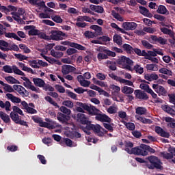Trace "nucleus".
Segmentation results:
<instances>
[{"label": "nucleus", "instance_id": "nucleus-43", "mask_svg": "<svg viewBox=\"0 0 175 175\" xmlns=\"http://www.w3.org/2000/svg\"><path fill=\"white\" fill-rule=\"evenodd\" d=\"M51 55L54 57V58H61L64 57V53L59 51H55L54 49L51 51Z\"/></svg>", "mask_w": 175, "mask_h": 175}, {"label": "nucleus", "instance_id": "nucleus-3", "mask_svg": "<svg viewBox=\"0 0 175 175\" xmlns=\"http://www.w3.org/2000/svg\"><path fill=\"white\" fill-rule=\"evenodd\" d=\"M44 99L45 100H46V102H49V103L53 105V106H54L55 107H57V109H59V111H61L62 114H65L66 116H69L70 114H71L72 111L70 109H68L65 106L59 107V105H58V103L54 101L49 96H45Z\"/></svg>", "mask_w": 175, "mask_h": 175}, {"label": "nucleus", "instance_id": "nucleus-23", "mask_svg": "<svg viewBox=\"0 0 175 175\" xmlns=\"http://www.w3.org/2000/svg\"><path fill=\"white\" fill-rule=\"evenodd\" d=\"M77 121L81 122V124H87L88 122V120H87V116L84 113H77Z\"/></svg>", "mask_w": 175, "mask_h": 175}, {"label": "nucleus", "instance_id": "nucleus-35", "mask_svg": "<svg viewBox=\"0 0 175 175\" xmlns=\"http://www.w3.org/2000/svg\"><path fill=\"white\" fill-rule=\"evenodd\" d=\"M133 91H135V90L129 86H124L123 88H122V94L131 95V94H133Z\"/></svg>", "mask_w": 175, "mask_h": 175}, {"label": "nucleus", "instance_id": "nucleus-64", "mask_svg": "<svg viewBox=\"0 0 175 175\" xmlns=\"http://www.w3.org/2000/svg\"><path fill=\"white\" fill-rule=\"evenodd\" d=\"M109 57L107 56V55L105 53H99L97 55V59H98V61H102V59H107Z\"/></svg>", "mask_w": 175, "mask_h": 175}, {"label": "nucleus", "instance_id": "nucleus-40", "mask_svg": "<svg viewBox=\"0 0 175 175\" xmlns=\"http://www.w3.org/2000/svg\"><path fill=\"white\" fill-rule=\"evenodd\" d=\"M10 118L15 122V124H17L20 121V116H18V113H16L15 112H11L10 114Z\"/></svg>", "mask_w": 175, "mask_h": 175}, {"label": "nucleus", "instance_id": "nucleus-49", "mask_svg": "<svg viewBox=\"0 0 175 175\" xmlns=\"http://www.w3.org/2000/svg\"><path fill=\"white\" fill-rule=\"evenodd\" d=\"M63 106H66V107H68V109H72L73 106H75V104L73 102L66 100L62 102Z\"/></svg>", "mask_w": 175, "mask_h": 175}, {"label": "nucleus", "instance_id": "nucleus-16", "mask_svg": "<svg viewBox=\"0 0 175 175\" xmlns=\"http://www.w3.org/2000/svg\"><path fill=\"white\" fill-rule=\"evenodd\" d=\"M76 70V68L71 65L64 64L62 66V73L65 75H69V73H72Z\"/></svg>", "mask_w": 175, "mask_h": 175}, {"label": "nucleus", "instance_id": "nucleus-26", "mask_svg": "<svg viewBox=\"0 0 175 175\" xmlns=\"http://www.w3.org/2000/svg\"><path fill=\"white\" fill-rule=\"evenodd\" d=\"M101 111L100 110L98 109L96 107L94 106H91L90 111L88 112V114L90 116H96V117H98L100 114Z\"/></svg>", "mask_w": 175, "mask_h": 175}, {"label": "nucleus", "instance_id": "nucleus-46", "mask_svg": "<svg viewBox=\"0 0 175 175\" xmlns=\"http://www.w3.org/2000/svg\"><path fill=\"white\" fill-rule=\"evenodd\" d=\"M1 85L4 87L3 88L6 91V92H14V89L12 87V85L7 83H4L3 82L1 84Z\"/></svg>", "mask_w": 175, "mask_h": 175}, {"label": "nucleus", "instance_id": "nucleus-59", "mask_svg": "<svg viewBox=\"0 0 175 175\" xmlns=\"http://www.w3.org/2000/svg\"><path fill=\"white\" fill-rule=\"evenodd\" d=\"M112 16L118 21H124V18H122V16H121L120 14L116 12V11H112Z\"/></svg>", "mask_w": 175, "mask_h": 175}, {"label": "nucleus", "instance_id": "nucleus-32", "mask_svg": "<svg viewBox=\"0 0 175 175\" xmlns=\"http://www.w3.org/2000/svg\"><path fill=\"white\" fill-rule=\"evenodd\" d=\"M4 35H5V38H13V39H15V40L21 42V38H20L18 36H17V34H16L15 33L5 32Z\"/></svg>", "mask_w": 175, "mask_h": 175}, {"label": "nucleus", "instance_id": "nucleus-18", "mask_svg": "<svg viewBox=\"0 0 175 175\" xmlns=\"http://www.w3.org/2000/svg\"><path fill=\"white\" fill-rule=\"evenodd\" d=\"M96 120H97V121H100L101 122H111V118L105 113H100L96 116Z\"/></svg>", "mask_w": 175, "mask_h": 175}, {"label": "nucleus", "instance_id": "nucleus-33", "mask_svg": "<svg viewBox=\"0 0 175 175\" xmlns=\"http://www.w3.org/2000/svg\"><path fill=\"white\" fill-rule=\"evenodd\" d=\"M5 80H6L9 84H20V81L12 76L5 77Z\"/></svg>", "mask_w": 175, "mask_h": 175}, {"label": "nucleus", "instance_id": "nucleus-60", "mask_svg": "<svg viewBox=\"0 0 175 175\" xmlns=\"http://www.w3.org/2000/svg\"><path fill=\"white\" fill-rule=\"evenodd\" d=\"M13 113H16L17 114H20V116H24V113H23V110L21 109L18 108L17 106H13L12 107Z\"/></svg>", "mask_w": 175, "mask_h": 175}, {"label": "nucleus", "instance_id": "nucleus-42", "mask_svg": "<svg viewBox=\"0 0 175 175\" xmlns=\"http://www.w3.org/2000/svg\"><path fill=\"white\" fill-rule=\"evenodd\" d=\"M107 66L110 70H117V63L116 62L107 60Z\"/></svg>", "mask_w": 175, "mask_h": 175}, {"label": "nucleus", "instance_id": "nucleus-52", "mask_svg": "<svg viewBox=\"0 0 175 175\" xmlns=\"http://www.w3.org/2000/svg\"><path fill=\"white\" fill-rule=\"evenodd\" d=\"M28 34L29 36H36L40 35V31L38 29H35V28H33L28 31Z\"/></svg>", "mask_w": 175, "mask_h": 175}, {"label": "nucleus", "instance_id": "nucleus-7", "mask_svg": "<svg viewBox=\"0 0 175 175\" xmlns=\"http://www.w3.org/2000/svg\"><path fill=\"white\" fill-rule=\"evenodd\" d=\"M139 150H141V152L139 154V155H142V157L148 155V152L155 154V149L151 148L148 145L141 144L139 146Z\"/></svg>", "mask_w": 175, "mask_h": 175}, {"label": "nucleus", "instance_id": "nucleus-39", "mask_svg": "<svg viewBox=\"0 0 175 175\" xmlns=\"http://www.w3.org/2000/svg\"><path fill=\"white\" fill-rule=\"evenodd\" d=\"M77 106H80V107H82V109L83 110H85L86 111H88L89 113L90 109H91V106L87 103H83L81 102H77Z\"/></svg>", "mask_w": 175, "mask_h": 175}, {"label": "nucleus", "instance_id": "nucleus-10", "mask_svg": "<svg viewBox=\"0 0 175 175\" xmlns=\"http://www.w3.org/2000/svg\"><path fill=\"white\" fill-rule=\"evenodd\" d=\"M14 91H16V92H18L21 96L23 98H27L28 95H29V92L24 87L20 85H13Z\"/></svg>", "mask_w": 175, "mask_h": 175}, {"label": "nucleus", "instance_id": "nucleus-1", "mask_svg": "<svg viewBox=\"0 0 175 175\" xmlns=\"http://www.w3.org/2000/svg\"><path fill=\"white\" fill-rule=\"evenodd\" d=\"M119 65H122L124 69H126L131 72L135 70L136 73H138L139 75H143V73H144V68H143V67L140 66L139 64H136L132 68V66H133V60L125 56H122L120 58L119 60Z\"/></svg>", "mask_w": 175, "mask_h": 175}, {"label": "nucleus", "instance_id": "nucleus-58", "mask_svg": "<svg viewBox=\"0 0 175 175\" xmlns=\"http://www.w3.org/2000/svg\"><path fill=\"white\" fill-rule=\"evenodd\" d=\"M142 46H144V47H145L148 50H151V49L154 47V46L150 44V42H148V41L147 40H142Z\"/></svg>", "mask_w": 175, "mask_h": 175}, {"label": "nucleus", "instance_id": "nucleus-11", "mask_svg": "<svg viewBox=\"0 0 175 175\" xmlns=\"http://www.w3.org/2000/svg\"><path fill=\"white\" fill-rule=\"evenodd\" d=\"M152 87L159 96H161V95H162V96H166L167 91H166V89H165L163 86L159 85V84H153Z\"/></svg>", "mask_w": 175, "mask_h": 175}, {"label": "nucleus", "instance_id": "nucleus-45", "mask_svg": "<svg viewBox=\"0 0 175 175\" xmlns=\"http://www.w3.org/2000/svg\"><path fill=\"white\" fill-rule=\"evenodd\" d=\"M77 21L81 22V23L83 21H87L88 23H91V21H92V20L91 19V18H90V16H79L77 18Z\"/></svg>", "mask_w": 175, "mask_h": 175}, {"label": "nucleus", "instance_id": "nucleus-12", "mask_svg": "<svg viewBox=\"0 0 175 175\" xmlns=\"http://www.w3.org/2000/svg\"><path fill=\"white\" fill-rule=\"evenodd\" d=\"M150 42L152 43H159V44L165 45L167 42L166 38L162 37H158L157 36H150Z\"/></svg>", "mask_w": 175, "mask_h": 175}, {"label": "nucleus", "instance_id": "nucleus-48", "mask_svg": "<svg viewBox=\"0 0 175 175\" xmlns=\"http://www.w3.org/2000/svg\"><path fill=\"white\" fill-rule=\"evenodd\" d=\"M90 29H93L94 31H95L97 35H99L102 32V27L96 25H91Z\"/></svg>", "mask_w": 175, "mask_h": 175}, {"label": "nucleus", "instance_id": "nucleus-51", "mask_svg": "<svg viewBox=\"0 0 175 175\" xmlns=\"http://www.w3.org/2000/svg\"><path fill=\"white\" fill-rule=\"evenodd\" d=\"M19 48L21 50H23L25 54H29V53H31V49H29L27 46L24 44H19Z\"/></svg>", "mask_w": 175, "mask_h": 175}, {"label": "nucleus", "instance_id": "nucleus-17", "mask_svg": "<svg viewBox=\"0 0 175 175\" xmlns=\"http://www.w3.org/2000/svg\"><path fill=\"white\" fill-rule=\"evenodd\" d=\"M57 118L58 121H59V122H61L62 124H68V121L70 120V116L68 115H65V113L58 112Z\"/></svg>", "mask_w": 175, "mask_h": 175}, {"label": "nucleus", "instance_id": "nucleus-57", "mask_svg": "<svg viewBox=\"0 0 175 175\" xmlns=\"http://www.w3.org/2000/svg\"><path fill=\"white\" fill-rule=\"evenodd\" d=\"M29 64L31 68H33V69H39V68H40V66L38 65L37 60H29Z\"/></svg>", "mask_w": 175, "mask_h": 175}, {"label": "nucleus", "instance_id": "nucleus-29", "mask_svg": "<svg viewBox=\"0 0 175 175\" xmlns=\"http://www.w3.org/2000/svg\"><path fill=\"white\" fill-rule=\"evenodd\" d=\"M160 31L161 32L163 33L164 35H168L170 38H172V36L173 37V35H175L174 31L166 27L160 28Z\"/></svg>", "mask_w": 175, "mask_h": 175}, {"label": "nucleus", "instance_id": "nucleus-27", "mask_svg": "<svg viewBox=\"0 0 175 175\" xmlns=\"http://www.w3.org/2000/svg\"><path fill=\"white\" fill-rule=\"evenodd\" d=\"M33 82L34 83L35 85H36V87H40V88H42V87L46 85L44 81L40 78H33Z\"/></svg>", "mask_w": 175, "mask_h": 175}, {"label": "nucleus", "instance_id": "nucleus-44", "mask_svg": "<svg viewBox=\"0 0 175 175\" xmlns=\"http://www.w3.org/2000/svg\"><path fill=\"white\" fill-rule=\"evenodd\" d=\"M136 114H138L139 116H143L147 113V109L143 107H138L135 109Z\"/></svg>", "mask_w": 175, "mask_h": 175}, {"label": "nucleus", "instance_id": "nucleus-28", "mask_svg": "<svg viewBox=\"0 0 175 175\" xmlns=\"http://www.w3.org/2000/svg\"><path fill=\"white\" fill-rule=\"evenodd\" d=\"M0 50L9 51V43L3 40H0Z\"/></svg>", "mask_w": 175, "mask_h": 175}, {"label": "nucleus", "instance_id": "nucleus-56", "mask_svg": "<svg viewBox=\"0 0 175 175\" xmlns=\"http://www.w3.org/2000/svg\"><path fill=\"white\" fill-rule=\"evenodd\" d=\"M137 120L139 121H141V122H142L143 124H152V120L142 116H139V118H137Z\"/></svg>", "mask_w": 175, "mask_h": 175}, {"label": "nucleus", "instance_id": "nucleus-36", "mask_svg": "<svg viewBox=\"0 0 175 175\" xmlns=\"http://www.w3.org/2000/svg\"><path fill=\"white\" fill-rule=\"evenodd\" d=\"M157 13H159V14H166V13H169V11H167V8L165 5H160L157 10Z\"/></svg>", "mask_w": 175, "mask_h": 175}, {"label": "nucleus", "instance_id": "nucleus-4", "mask_svg": "<svg viewBox=\"0 0 175 175\" xmlns=\"http://www.w3.org/2000/svg\"><path fill=\"white\" fill-rule=\"evenodd\" d=\"M124 151L130 155L133 154L134 155H139L142 150H140V146L133 148V143L131 142H125V148Z\"/></svg>", "mask_w": 175, "mask_h": 175}, {"label": "nucleus", "instance_id": "nucleus-41", "mask_svg": "<svg viewBox=\"0 0 175 175\" xmlns=\"http://www.w3.org/2000/svg\"><path fill=\"white\" fill-rule=\"evenodd\" d=\"M159 73L167 75V76H173V72L166 68H161L159 70Z\"/></svg>", "mask_w": 175, "mask_h": 175}, {"label": "nucleus", "instance_id": "nucleus-9", "mask_svg": "<svg viewBox=\"0 0 175 175\" xmlns=\"http://www.w3.org/2000/svg\"><path fill=\"white\" fill-rule=\"evenodd\" d=\"M65 33L59 30H52L51 31V39L52 40H62Z\"/></svg>", "mask_w": 175, "mask_h": 175}, {"label": "nucleus", "instance_id": "nucleus-47", "mask_svg": "<svg viewBox=\"0 0 175 175\" xmlns=\"http://www.w3.org/2000/svg\"><path fill=\"white\" fill-rule=\"evenodd\" d=\"M11 14L12 16V18L15 21H17V23H23V20H21V18L20 16H18V14H17V11L16 12H11Z\"/></svg>", "mask_w": 175, "mask_h": 175}, {"label": "nucleus", "instance_id": "nucleus-55", "mask_svg": "<svg viewBox=\"0 0 175 175\" xmlns=\"http://www.w3.org/2000/svg\"><path fill=\"white\" fill-rule=\"evenodd\" d=\"M146 69L148 70L157 71L158 70V65L154 64H147Z\"/></svg>", "mask_w": 175, "mask_h": 175}, {"label": "nucleus", "instance_id": "nucleus-2", "mask_svg": "<svg viewBox=\"0 0 175 175\" xmlns=\"http://www.w3.org/2000/svg\"><path fill=\"white\" fill-rule=\"evenodd\" d=\"M150 164H147L148 169L154 170V169L162 170V162L155 156H150L147 158Z\"/></svg>", "mask_w": 175, "mask_h": 175}, {"label": "nucleus", "instance_id": "nucleus-54", "mask_svg": "<svg viewBox=\"0 0 175 175\" xmlns=\"http://www.w3.org/2000/svg\"><path fill=\"white\" fill-rule=\"evenodd\" d=\"M14 57L17 58V59H19V61H27L28 59V57L21 54V53H15Z\"/></svg>", "mask_w": 175, "mask_h": 175}, {"label": "nucleus", "instance_id": "nucleus-61", "mask_svg": "<svg viewBox=\"0 0 175 175\" xmlns=\"http://www.w3.org/2000/svg\"><path fill=\"white\" fill-rule=\"evenodd\" d=\"M84 36H85V38H88V39H92L94 38H95V33H94L92 31H86L84 33Z\"/></svg>", "mask_w": 175, "mask_h": 175}, {"label": "nucleus", "instance_id": "nucleus-13", "mask_svg": "<svg viewBox=\"0 0 175 175\" xmlns=\"http://www.w3.org/2000/svg\"><path fill=\"white\" fill-rule=\"evenodd\" d=\"M122 27L126 31H135L137 28V24L135 22H124L122 23Z\"/></svg>", "mask_w": 175, "mask_h": 175}, {"label": "nucleus", "instance_id": "nucleus-22", "mask_svg": "<svg viewBox=\"0 0 175 175\" xmlns=\"http://www.w3.org/2000/svg\"><path fill=\"white\" fill-rule=\"evenodd\" d=\"M5 96L12 102V103H21V98L14 96L13 94L8 93Z\"/></svg>", "mask_w": 175, "mask_h": 175}, {"label": "nucleus", "instance_id": "nucleus-53", "mask_svg": "<svg viewBox=\"0 0 175 175\" xmlns=\"http://www.w3.org/2000/svg\"><path fill=\"white\" fill-rule=\"evenodd\" d=\"M40 55H41V57H42V58H44V59L45 61H47L48 62H49V64L55 63V59L50 57H47V56L44 55V54H43V53H41Z\"/></svg>", "mask_w": 175, "mask_h": 175}, {"label": "nucleus", "instance_id": "nucleus-19", "mask_svg": "<svg viewBox=\"0 0 175 175\" xmlns=\"http://www.w3.org/2000/svg\"><path fill=\"white\" fill-rule=\"evenodd\" d=\"M82 125H86L85 126H82V130L86 135H91V131H92V126L94 124H91V121L88 120V122L83 123Z\"/></svg>", "mask_w": 175, "mask_h": 175}, {"label": "nucleus", "instance_id": "nucleus-21", "mask_svg": "<svg viewBox=\"0 0 175 175\" xmlns=\"http://www.w3.org/2000/svg\"><path fill=\"white\" fill-rule=\"evenodd\" d=\"M90 9L92 12H95V13H98L100 14H102V13H105V9H103V7L101 5H95L91 4L90 5Z\"/></svg>", "mask_w": 175, "mask_h": 175}, {"label": "nucleus", "instance_id": "nucleus-50", "mask_svg": "<svg viewBox=\"0 0 175 175\" xmlns=\"http://www.w3.org/2000/svg\"><path fill=\"white\" fill-rule=\"evenodd\" d=\"M102 51L103 53H106V55H107V57H116V55L115 52L111 51L109 49H102Z\"/></svg>", "mask_w": 175, "mask_h": 175}, {"label": "nucleus", "instance_id": "nucleus-5", "mask_svg": "<svg viewBox=\"0 0 175 175\" xmlns=\"http://www.w3.org/2000/svg\"><path fill=\"white\" fill-rule=\"evenodd\" d=\"M2 70L5 73H14V75H18V76H25V74L18 69L16 65H13L12 66L5 65L3 67Z\"/></svg>", "mask_w": 175, "mask_h": 175}, {"label": "nucleus", "instance_id": "nucleus-37", "mask_svg": "<svg viewBox=\"0 0 175 175\" xmlns=\"http://www.w3.org/2000/svg\"><path fill=\"white\" fill-rule=\"evenodd\" d=\"M71 47H73V49H77V50H79L81 51H85V50H87L85 46L76 42H72L71 44Z\"/></svg>", "mask_w": 175, "mask_h": 175}, {"label": "nucleus", "instance_id": "nucleus-8", "mask_svg": "<svg viewBox=\"0 0 175 175\" xmlns=\"http://www.w3.org/2000/svg\"><path fill=\"white\" fill-rule=\"evenodd\" d=\"M28 2L30 3V5H32V6H38V8H44L45 12H54L53 10H51V8H49V7L46 6V3L44 1H42L41 0H27Z\"/></svg>", "mask_w": 175, "mask_h": 175}, {"label": "nucleus", "instance_id": "nucleus-14", "mask_svg": "<svg viewBox=\"0 0 175 175\" xmlns=\"http://www.w3.org/2000/svg\"><path fill=\"white\" fill-rule=\"evenodd\" d=\"M134 94L135 95V98L141 99V100H147L148 99V96L147 95V93L144 92V91L136 90H135Z\"/></svg>", "mask_w": 175, "mask_h": 175}, {"label": "nucleus", "instance_id": "nucleus-63", "mask_svg": "<svg viewBox=\"0 0 175 175\" xmlns=\"http://www.w3.org/2000/svg\"><path fill=\"white\" fill-rule=\"evenodd\" d=\"M51 19L53 20V21H54L55 23H57V24H61V23H62V18H61V16L56 15L55 16H51Z\"/></svg>", "mask_w": 175, "mask_h": 175}, {"label": "nucleus", "instance_id": "nucleus-25", "mask_svg": "<svg viewBox=\"0 0 175 175\" xmlns=\"http://www.w3.org/2000/svg\"><path fill=\"white\" fill-rule=\"evenodd\" d=\"M139 12L141 13V14H143V16H146V17L149 18L152 17V14H151V12H150V11L147 8H146V7L139 6Z\"/></svg>", "mask_w": 175, "mask_h": 175}, {"label": "nucleus", "instance_id": "nucleus-15", "mask_svg": "<svg viewBox=\"0 0 175 175\" xmlns=\"http://www.w3.org/2000/svg\"><path fill=\"white\" fill-rule=\"evenodd\" d=\"M154 131L157 135H159L161 137H165L166 139H169L170 137V133H169L167 131H165L163 129H162L161 126H156L154 129Z\"/></svg>", "mask_w": 175, "mask_h": 175}, {"label": "nucleus", "instance_id": "nucleus-24", "mask_svg": "<svg viewBox=\"0 0 175 175\" xmlns=\"http://www.w3.org/2000/svg\"><path fill=\"white\" fill-rule=\"evenodd\" d=\"M0 107L1 109H5V111H10V107H12V104L10 101H5L3 103V101L0 100Z\"/></svg>", "mask_w": 175, "mask_h": 175}, {"label": "nucleus", "instance_id": "nucleus-20", "mask_svg": "<svg viewBox=\"0 0 175 175\" xmlns=\"http://www.w3.org/2000/svg\"><path fill=\"white\" fill-rule=\"evenodd\" d=\"M161 109L162 110H163V111H165V113H167V114H170V116L174 117L175 110L173 108H172V107L167 105H163L161 106Z\"/></svg>", "mask_w": 175, "mask_h": 175}, {"label": "nucleus", "instance_id": "nucleus-6", "mask_svg": "<svg viewBox=\"0 0 175 175\" xmlns=\"http://www.w3.org/2000/svg\"><path fill=\"white\" fill-rule=\"evenodd\" d=\"M109 77L112 79V80H115V81H118L120 84H125L126 85H129L132 87L133 85V82L121 78V77H118L114 74V72L109 73L108 75Z\"/></svg>", "mask_w": 175, "mask_h": 175}, {"label": "nucleus", "instance_id": "nucleus-62", "mask_svg": "<svg viewBox=\"0 0 175 175\" xmlns=\"http://www.w3.org/2000/svg\"><path fill=\"white\" fill-rule=\"evenodd\" d=\"M55 88L60 94H65V88H64V86H62L61 85H55Z\"/></svg>", "mask_w": 175, "mask_h": 175}, {"label": "nucleus", "instance_id": "nucleus-34", "mask_svg": "<svg viewBox=\"0 0 175 175\" xmlns=\"http://www.w3.org/2000/svg\"><path fill=\"white\" fill-rule=\"evenodd\" d=\"M122 48L127 54H133V47L132 46L129 45V44H124L122 45Z\"/></svg>", "mask_w": 175, "mask_h": 175}, {"label": "nucleus", "instance_id": "nucleus-38", "mask_svg": "<svg viewBox=\"0 0 175 175\" xmlns=\"http://www.w3.org/2000/svg\"><path fill=\"white\" fill-rule=\"evenodd\" d=\"M122 124L125 125L126 128L129 129V131H135L136 126H135L134 123L132 122H126L124 120L122 121Z\"/></svg>", "mask_w": 175, "mask_h": 175}, {"label": "nucleus", "instance_id": "nucleus-30", "mask_svg": "<svg viewBox=\"0 0 175 175\" xmlns=\"http://www.w3.org/2000/svg\"><path fill=\"white\" fill-rule=\"evenodd\" d=\"M0 118H1L5 124L10 122V117L9 115L2 111H0Z\"/></svg>", "mask_w": 175, "mask_h": 175}, {"label": "nucleus", "instance_id": "nucleus-31", "mask_svg": "<svg viewBox=\"0 0 175 175\" xmlns=\"http://www.w3.org/2000/svg\"><path fill=\"white\" fill-rule=\"evenodd\" d=\"M114 43H116L118 46H122V37L118 34H115L113 37Z\"/></svg>", "mask_w": 175, "mask_h": 175}]
</instances>
